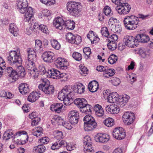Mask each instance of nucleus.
<instances>
[{
  "instance_id": "obj_1",
  "label": "nucleus",
  "mask_w": 153,
  "mask_h": 153,
  "mask_svg": "<svg viewBox=\"0 0 153 153\" xmlns=\"http://www.w3.org/2000/svg\"><path fill=\"white\" fill-rule=\"evenodd\" d=\"M7 60L9 64L15 67L22 65V60L20 50L18 49L16 51H10L7 57Z\"/></svg>"
},
{
  "instance_id": "obj_2",
  "label": "nucleus",
  "mask_w": 153,
  "mask_h": 153,
  "mask_svg": "<svg viewBox=\"0 0 153 153\" xmlns=\"http://www.w3.org/2000/svg\"><path fill=\"white\" fill-rule=\"evenodd\" d=\"M143 34H138L134 37L131 36H124L123 41L125 44L128 47L134 48L137 46L138 43H143Z\"/></svg>"
},
{
  "instance_id": "obj_3",
  "label": "nucleus",
  "mask_w": 153,
  "mask_h": 153,
  "mask_svg": "<svg viewBox=\"0 0 153 153\" xmlns=\"http://www.w3.org/2000/svg\"><path fill=\"white\" fill-rule=\"evenodd\" d=\"M71 88L70 85L66 86L60 91L58 94L59 99L64 101L65 105H69V101L71 99L73 100V93L71 92Z\"/></svg>"
},
{
  "instance_id": "obj_4",
  "label": "nucleus",
  "mask_w": 153,
  "mask_h": 153,
  "mask_svg": "<svg viewBox=\"0 0 153 153\" xmlns=\"http://www.w3.org/2000/svg\"><path fill=\"white\" fill-rule=\"evenodd\" d=\"M53 25L56 28L60 30L64 29L66 27L69 29H74L75 25L74 22L71 21L65 22L63 19L61 17H58L54 20Z\"/></svg>"
},
{
  "instance_id": "obj_5",
  "label": "nucleus",
  "mask_w": 153,
  "mask_h": 153,
  "mask_svg": "<svg viewBox=\"0 0 153 153\" xmlns=\"http://www.w3.org/2000/svg\"><path fill=\"white\" fill-rule=\"evenodd\" d=\"M0 69V72L1 73V76L4 73L6 75L8 76V79L10 83L15 82L18 79V75L17 72L13 70L11 67H7L5 68L4 66Z\"/></svg>"
},
{
  "instance_id": "obj_6",
  "label": "nucleus",
  "mask_w": 153,
  "mask_h": 153,
  "mask_svg": "<svg viewBox=\"0 0 153 153\" xmlns=\"http://www.w3.org/2000/svg\"><path fill=\"white\" fill-rule=\"evenodd\" d=\"M67 8L70 14L73 16H78L81 11L82 6L78 2L72 1L67 4Z\"/></svg>"
},
{
  "instance_id": "obj_7",
  "label": "nucleus",
  "mask_w": 153,
  "mask_h": 153,
  "mask_svg": "<svg viewBox=\"0 0 153 153\" xmlns=\"http://www.w3.org/2000/svg\"><path fill=\"white\" fill-rule=\"evenodd\" d=\"M84 129L85 131H91L95 128L97 126V123L94 118L90 115H86L83 119Z\"/></svg>"
},
{
  "instance_id": "obj_8",
  "label": "nucleus",
  "mask_w": 153,
  "mask_h": 153,
  "mask_svg": "<svg viewBox=\"0 0 153 153\" xmlns=\"http://www.w3.org/2000/svg\"><path fill=\"white\" fill-rule=\"evenodd\" d=\"M28 136L27 132L25 131H21L14 135L13 140L18 145H23L28 140Z\"/></svg>"
},
{
  "instance_id": "obj_9",
  "label": "nucleus",
  "mask_w": 153,
  "mask_h": 153,
  "mask_svg": "<svg viewBox=\"0 0 153 153\" xmlns=\"http://www.w3.org/2000/svg\"><path fill=\"white\" fill-rule=\"evenodd\" d=\"M39 89L43 91L47 95L49 96L53 94L54 91L53 86L49 85L47 82L40 84L38 86Z\"/></svg>"
},
{
  "instance_id": "obj_10",
  "label": "nucleus",
  "mask_w": 153,
  "mask_h": 153,
  "mask_svg": "<svg viewBox=\"0 0 153 153\" xmlns=\"http://www.w3.org/2000/svg\"><path fill=\"white\" fill-rule=\"evenodd\" d=\"M131 9L130 5L127 3H121L115 8L118 13L121 15L128 14Z\"/></svg>"
},
{
  "instance_id": "obj_11",
  "label": "nucleus",
  "mask_w": 153,
  "mask_h": 153,
  "mask_svg": "<svg viewBox=\"0 0 153 153\" xmlns=\"http://www.w3.org/2000/svg\"><path fill=\"white\" fill-rule=\"evenodd\" d=\"M117 21V20L116 19L111 17L109 20L108 25L109 27L113 32L120 33L122 31V28L120 25L115 24V22Z\"/></svg>"
},
{
  "instance_id": "obj_12",
  "label": "nucleus",
  "mask_w": 153,
  "mask_h": 153,
  "mask_svg": "<svg viewBox=\"0 0 153 153\" xmlns=\"http://www.w3.org/2000/svg\"><path fill=\"white\" fill-rule=\"evenodd\" d=\"M122 118L123 122L127 125H129L132 123L135 119L134 113L128 111L125 112L123 115Z\"/></svg>"
},
{
  "instance_id": "obj_13",
  "label": "nucleus",
  "mask_w": 153,
  "mask_h": 153,
  "mask_svg": "<svg viewBox=\"0 0 153 153\" xmlns=\"http://www.w3.org/2000/svg\"><path fill=\"white\" fill-rule=\"evenodd\" d=\"M118 39L117 36L115 34H113L107 37V40L109 42L107 44V46L108 48L112 51L114 50L117 48L116 42Z\"/></svg>"
},
{
  "instance_id": "obj_14",
  "label": "nucleus",
  "mask_w": 153,
  "mask_h": 153,
  "mask_svg": "<svg viewBox=\"0 0 153 153\" xmlns=\"http://www.w3.org/2000/svg\"><path fill=\"white\" fill-rule=\"evenodd\" d=\"M66 36V40L72 44L78 45L82 42L81 36L77 35H74L71 33H67Z\"/></svg>"
},
{
  "instance_id": "obj_15",
  "label": "nucleus",
  "mask_w": 153,
  "mask_h": 153,
  "mask_svg": "<svg viewBox=\"0 0 153 153\" xmlns=\"http://www.w3.org/2000/svg\"><path fill=\"white\" fill-rule=\"evenodd\" d=\"M112 134L114 138L119 140L123 139L126 136L125 132L122 127L115 128L113 131Z\"/></svg>"
},
{
  "instance_id": "obj_16",
  "label": "nucleus",
  "mask_w": 153,
  "mask_h": 153,
  "mask_svg": "<svg viewBox=\"0 0 153 153\" xmlns=\"http://www.w3.org/2000/svg\"><path fill=\"white\" fill-rule=\"evenodd\" d=\"M17 9L19 12L24 14L28 7V3L26 0H17Z\"/></svg>"
},
{
  "instance_id": "obj_17",
  "label": "nucleus",
  "mask_w": 153,
  "mask_h": 153,
  "mask_svg": "<svg viewBox=\"0 0 153 153\" xmlns=\"http://www.w3.org/2000/svg\"><path fill=\"white\" fill-rule=\"evenodd\" d=\"M71 91L73 93V97L75 95V93L81 94L85 91V86L81 83L77 85L71 86Z\"/></svg>"
},
{
  "instance_id": "obj_18",
  "label": "nucleus",
  "mask_w": 153,
  "mask_h": 153,
  "mask_svg": "<svg viewBox=\"0 0 153 153\" xmlns=\"http://www.w3.org/2000/svg\"><path fill=\"white\" fill-rule=\"evenodd\" d=\"M68 117L71 123L75 125L78 122L79 118V113L76 111H71L68 114Z\"/></svg>"
},
{
  "instance_id": "obj_19",
  "label": "nucleus",
  "mask_w": 153,
  "mask_h": 153,
  "mask_svg": "<svg viewBox=\"0 0 153 153\" xmlns=\"http://www.w3.org/2000/svg\"><path fill=\"white\" fill-rule=\"evenodd\" d=\"M96 142L105 143L107 142L110 139V137L106 134H97L94 137Z\"/></svg>"
},
{
  "instance_id": "obj_20",
  "label": "nucleus",
  "mask_w": 153,
  "mask_h": 153,
  "mask_svg": "<svg viewBox=\"0 0 153 153\" xmlns=\"http://www.w3.org/2000/svg\"><path fill=\"white\" fill-rule=\"evenodd\" d=\"M55 64L58 68L65 69L67 68L68 62L64 58L59 57L55 61Z\"/></svg>"
},
{
  "instance_id": "obj_21",
  "label": "nucleus",
  "mask_w": 153,
  "mask_h": 153,
  "mask_svg": "<svg viewBox=\"0 0 153 153\" xmlns=\"http://www.w3.org/2000/svg\"><path fill=\"white\" fill-rule=\"evenodd\" d=\"M105 110L107 112L112 114H117L120 110L119 107L115 104L106 106Z\"/></svg>"
},
{
  "instance_id": "obj_22",
  "label": "nucleus",
  "mask_w": 153,
  "mask_h": 153,
  "mask_svg": "<svg viewBox=\"0 0 153 153\" xmlns=\"http://www.w3.org/2000/svg\"><path fill=\"white\" fill-rule=\"evenodd\" d=\"M129 24L127 28L128 30H133L135 29L137 27V25L138 24L137 19H135V16L134 15L130 16Z\"/></svg>"
},
{
  "instance_id": "obj_23",
  "label": "nucleus",
  "mask_w": 153,
  "mask_h": 153,
  "mask_svg": "<svg viewBox=\"0 0 153 153\" xmlns=\"http://www.w3.org/2000/svg\"><path fill=\"white\" fill-rule=\"evenodd\" d=\"M54 53L51 52H45L42 55V57L44 61L46 62H51L53 61V57Z\"/></svg>"
},
{
  "instance_id": "obj_24",
  "label": "nucleus",
  "mask_w": 153,
  "mask_h": 153,
  "mask_svg": "<svg viewBox=\"0 0 153 153\" xmlns=\"http://www.w3.org/2000/svg\"><path fill=\"white\" fill-rule=\"evenodd\" d=\"M35 62L27 60L25 63L26 68L30 71V73L33 75H34L35 73L36 74V71L37 70V68L34 67Z\"/></svg>"
},
{
  "instance_id": "obj_25",
  "label": "nucleus",
  "mask_w": 153,
  "mask_h": 153,
  "mask_svg": "<svg viewBox=\"0 0 153 153\" xmlns=\"http://www.w3.org/2000/svg\"><path fill=\"white\" fill-rule=\"evenodd\" d=\"M28 61L36 62L37 60L36 54L34 50L31 48L28 49Z\"/></svg>"
},
{
  "instance_id": "obj_26",
  "label": "nucleus",
  "mask_w": 153,
  "mask_h": 153,
  "mask_svg": "<svg viewBox=\"0 0 153 153\" xmlns=\"http://www.w3.org/2000/svg\"><path fill=\"white\" fill-rule=\"evenodd\" d=\"M24 13V20L25 22L29 21L33 15V8L30 7H28Z\"/></svg>"
},
{
  "instance_id": "obj_27",
  "label": "nucleus",
  "mask_w": 153,
  "mask_h": 153,
  "mask_svg": "<svg viewBox=\"0 0 153 153\" xmlns=\"http://www.w3.org/2000/svg\"><path fill=\"white\" fill-rule=\"evenodd\" d=\"M40 94V93L39 91H33L28 96L27 100L31 102H34L39 98Z\"/></svg>"
},
{
  "instance_id": "obj_28",
  "label": "nucleus",
  "mask_w": 153,
  "mask_h": 153,
  "mask_svg": "<svg viewBox=\"0 0 153 153\" xmlns=\"http://www.w3.org/2000/svg\"><path fill=\"white\" fill-rule=\"evenodd\" d=\"M58 74H59V71L53 68L48 70L46 73V75L48 77L54 79H57Z\"/></svg>"
},
{
  "instance_id": "obj_29",
  "label": "nucleus",
  "mask_w": 153,
  "mask_h": 153,
  "mask_svg": "<svg viewBox=\"0 0 153 153\" xmlns=\"http://www.w3.org/2000/svg\"><path fill=\"white\" fill-rule=\"evenodd\" d=\"M99 84L95 80L91 82L88 85V88L91 92H94L97 91L98 89Z\"/></svg>"
},
{
  "instance_id": "obj_30",
  "label": "nucleus",
  "mask_w": 153,
  "mask_h": 153,
  "mask_svg": "<svg viewBox=\"0 0 153 153\" xmlns=\"http://www.w3.org/2000/svg\"><path fill=\"white\" fill-rule=\"evenodd\" d=\"M19 89L20 92L22 94H25L30 91L28 85L25 83L20 84L19 86Z\"/></svg>"
},
{
  "instance_id": "obj_31",
  "label": "nucleus",
  "mask_w": 153,
  "mask_h": 153,
  "mask_svg": "<svg viewBox=\"0 0 153 153\" xmlns=\"http://www.w3.org/2000/svg\"><path fill=\"white\" fill-rule=\"evenodd\" d=\"M63 106V105L62 103H54L51 105L50 109L53 111L59 113L61 111Z\"/></svg>"
},
{
  "instance_id": "obj_32",
  "label": "nucleus",
  "mask_w": 153,
  "mask_h": 153,
  "mask_svg": "<svg viewBox=\"0 0 153 153\" xmlns=\"http://www.w3.org/2000/svg\"><path fill=\"white\" fill-rule=\"evenodd\" d=\"M74 103L80 108L88 104L87 100L84 98H76L74 101Z\"/></svg>"
},
{
  "instance_id": "obj_33",
  "label": "nucleus",
  "mask_w": 153,
  "mask_h": 153,
  "mask_svg": "<svg viewBox=\"0 0 153 153\" xmlns=\"http://www.w3.org/2000/svg\"><path fill=\"white\" fill-rule=\"evenodd\" d=\"M46 71L45 70V67L42 65H39V66L38 68L36 70L35 73L33 75L35 78H36L38 77L39 74L40 75H43L45 74H46Z\"/></svg>"
},
{
  "instance_id": "obj_34",
  "label": "nucleus",
  "mask_w": 153,
  "mask_h": 153,
  "mask_svg": "<svg viewBox=\"0 0 153 153\" xmlns=\"http://www.w3.org/2000/svg\"><path fill=\"white\" fill-rule=\"evenodd\" d=\"M66 142L63 140H59L53 144L51 148L53 150H57L62 146H64Z\"/></svg>"
},
{
  "instance_id": "obj_35",
  "label": "nucleus",
  "mask_w": 153,
  "mask_h": 153,
  "mask_svg": "<svg viewBox=\"0 0 153 153\" xmlns=\"http://www.w3.org/2000/svg\"><path fill=\"white\" fill-rule=\"evenodd\" d=\"M43 130L40 127H37L33 129L32 131V133L33 135L37 137H39L43 134Z\"/></svg>"
},
{
  "instance_id": "obj_36",
  "label": "nucleus",
  "mask_w": 153,
  "mask_h": 153,
  "mask_svg": "<svg viewBox=\"0 0 153 153\" xmlns=\"http://www.w3.org/2000/svg\"><path fill=\"white\" fill-rule=\"evenodd\" d=\"M9 29L10 32L14 36H16L18 35V28L14 24H11L10 25Z\"/></svg>"
},
{
  "instance_id": "obj_37",
  "label": "nucleus",
  "mask_w": 153,
  "mask_h": 153,
  "mask_svg": "<svg viewBox=\"0 0 153 153\" xmlns=\"http://www.w3.org/2000/svg\"><path fill=\"white\" fill-rule=\"evenodd\" d=\"M46 150L45 147L43 145H41L33 148V152L35 153H42Z\"/></svg>"
},
{
  "instance_id": "obj_38",
  "label": "nucleus",
  "mask_w": 153,
  "mask_h": 153,
  "mask_svg": "<svg viewBox=\"0 0 153 153\" xmlns=\"http://www.w3.org/2000/svg\"><path fill=\"white\" fill-rule=\"evenodd\" d=\"M15 68H17V73L18 75V78L19 76L22 77H24L26 74L24 68L21 65H20L19 66L16 67Z\"/></svg>"
},
{
  "instance_id": "obj_39",
  "label": "nucleus",
  "mask_w": 153,
  "mask_h": 153,
  "mask_svg": "<svg viewBox=\"0 0 153 153\" xmlns=\"http://www.w3.org/2000/svg\"><path fill=\"white\" fill-rule=\"evenodd\" d=\"M115 71L114 69H108L107 67L104 72L103 75L106 77L108 78L110 76H112L114 74Z\"/></svg>"
},
{
  "instance_id": "obj_40",
  "label": "nucleus",
  "mask_w": 153,
  "mask_h": 153,
  "mask_svg": "<svg viewBox=\"0 0 153 153\" xmlns=\"http://www.w3.org/2000/svg\"><path fill=\"white\" fill-rule=\"evenodd\" d=\"M14 136L12 130H7L5 131L3 137L5 140H8Z\"/></svg>"
},
{
  "instance_id": "obj_41",
  "label": "nucleus",
  "mask_w": 153,
  "mask_h": 153,
  "mask_svg": "<svg viewBox=\"0 0 153 153\" xmlns=\"http://www.w3.org/2000/svg\"><path fill=\"white\" fill-rule=\"evenodd\" d=\"M80 108L81 109L80 110L81 112L87 114L91 112L92 107L90 105L87 104L86 105L83 106Z\"/></svg>"
},
{
  "instance_id": "obj_42",
  "label": "nucleus",
  "mask_w": 153,
  "mask_h": 153,
  "mask_svg": "<svg viewBox=\"0 0 153 153\" xmlns=\"http://www.w3.org/2000/svg\"><path fill=\"white\" fill-rule=\"evenodd\" d=\"M104 124L108 127H111L114 124V120L111 118L108 117L103 121Z\"/></svg>"
},
{
  "instance_id": "obj_43",
  "label": "nucleus",
  "mask_w": 153,
  "mask_h": 153,
  "mask_svg": "<svg viewBox=\"0 0 153 153\" xmlns=\"http://www.w3.org/2000/svg\"><path fill=\"white\" fill-rule=\"evenodd\" d=\"M84 151L86 153H93L94 152L93 147L92 144L84 146Z\"/></svg>"
},
{
  "instance_id": "obj_44",
  "label": "nucleus",
  "mask_w": 153,
  "mask_h": 153,
  "mask_svg": "<svg viewBox=\"0 0 153 153\" xmlns=\"http://www.w3.org/2000/svg\"><path fill=\"white\" fill-rule=\"evenodd\" d=\"M52 46L55 49L59 50L61 48L60 43L56 39H52L51 41Z\"/></svg>"
},
{
  "instance_id": "obj_45",
  "label": "nucleus",
  "mask_w": 153,
  "mask_h": 153,
  "mask_svg": "<svg viewBox=\"0 0 153 153\" xmlns=\"http://www.w3.org/2000/svg\"><path fill=\"white\" fill-rule=\"evenodd\" d=\"M103 13L106 16H112L113 13L110 7L108 6H106L105 7Z\"/></svg>"
},
{
  "instance_id": "obj_46",
  "label": "nucleus",
  "mask_w": 153,
  "mask_h": 153,
  "mask_svg": "<svg viewBox=\"0 0 153 153\" xmlns=\"http://www.w3.org/2000/svg\"><path fill=\"white\" fill-rule=\"evenodd\" d=\"M108 102L110 103H114L118 100L117 97L115 96L113 93L110 94L107 97Z\"/></svg>"
},
{
  "instance_id": "obj_47",
  "label": "nucleus",
  "mask_w": 153,
  "mask_h": 153,
  "mask_svg": "<svg viewBox=\"0 0 153 153\" xmlns=\"http://www.w3.org/2000/svg\"><path fill=\"white\" fill-rule=\"evenodd\" d=\"M117 59V57L116 55L112 54L108 58V61L110 64H113L116 62Z\"/></svg>"
},
{
  "instance_id": "obj_48",
  "label": "nucleus",
  "mask_w": 153,
  "mask_h": 153,
  "mask_svg": "<svg viewBox=\"0 0 153 153\" xmlns=\"http://www.w3.org/2000/svg\"><path fill=\"white\" fill-rule=\"evenodd\" d=\"M42 46V42L39 40H36L35 41V45L34 48V50L38 51L41 49Z\"/></svg>"
},
{
  "instance_id": "obj_49",
  "label": "nucleus",
  "mask_w": 153,
  "mask_h": 153,
  "mask_svg": "<svg viewBox=\"0 0 153 153\" xmlns=\"http://www.w3.org/2000/svg\"><path fill=\"white\" fill-rule=\"evenodd\" d=\"M72 57L75 60L78 61L81 60L82 59L81 54L76 52H74L73 53Z\"/></svg>"
},
{
  "instance_id": "obj_50",
  "label": "nucleus",
  "mask_w": 153,
  "mask_h": 153,
  "mask_svg": "<svg viewBox=\"0 0 153 153\" xmlns=\"http://www.w3.org/2000/svg\"><path fill=\"white\" fill-rule=\"evenodd\" d=\"M130 98V97L129 96L126 94H124L123 96L121 99H120V102L124 104V105L128 101Z\"/></svg>"
},
{
  "instance_id": "obj_51",
  "label": "nucleus",
  "mask_w": 153,
  "mask_h": 153,
  "mask_svg": "<svg viewBox=\"0 0 153 153\" xmlns=\"http://www.w3.org/2000/svg\"><path fill=\"white\" fill-rule=\"evenodd\" d=\"M38 27L39 30L43 33L46 34L48 33L49 30L46 25L41 24L39 25Z\"/></svg>"
},
{
  "instance_id": "obj_52",
  "label": "nucleus",
  "mask_w": 153,
  "mask_h": 153,
  "mask_svg": "<svg viewBox=\"0 0 153 153\" xmlns=\"http://www.w3.org/2000/svg\"><path fill=\"white\" fill-rule=\"evenodd\" d=\"M83 143L84 146L88 144L91 145L92 142L91 138L89 136H85L83 140Z\"/></svg>"
},
{
  "instance_id": "obj_53",
  "label": "nucleus",
  "mask_w": 153,
  "mask_h": 153,
  "mask_svg": "<svg viewBox=\"0 0 153 153\" xmlns=\"http://www.w3.org/2000/svg\"><path fill=\"white\" fill-rule=\"evenodd\" d=\"M101 33L102 36L106 37H108L109 35L108 29L106 27H103L102 28Z\"/></svg>"
},
{
  "instance_id": "obj_54",
  "label": "nucleus",
  "mask_w": 153,
  "mask_h": 153,
  "mask_svg": "<svg viewBox=\"0 0 153 153\" xmlns=\"http://www.w3.org/2000/svg\"><path fill=\"white\" fill-rule=\"evenodd\" d=\"M148 123H147L146 124H145V127L146 128L145 129L146 130V131L145 132L147 136H149L150 135H151L153 132V122L152 123L151 126V128H150V129L148 131H147V128H148Z\"/></svg>"
},
{
  "instance_id": "obj_55",
  "label": "nucleus",
  "mask_w": 153,
  "mask_h": 153,
  "mask_svg": "<svg viewBox=\"0 0 153 153\" xmlns=\"http://www.w3.org/2000/svg\"><path fill=\"white\" fill-rule=\"evenodd\" d=\"M40 1L42 3L48 5L53 4L55 2V0H40Z\"/></svg>"
},
{
  "instance_id": "obj_56",
  "label": "nucleus",
  "mask_w": 153,
  "mask_h": 153,
  "mask_svg": "<svg viewBox=\"0 0 153 153\" xmlns=\"http://www.w3.org/2000/svg\"><path fill=\"white\" fill-rule=\"evenodd\" d=\"M129 18L130 16H126L124 18L123 20V23L124 26L127 29L128 26V24H129L130 22Z\"/></svg>"
},
{
  "instance_id": "obj_57",
  "label": "nucleus",
  "mask_w": 153,
  "mask_h": 153,
  "mask_svg": "<svg viewBox=\"0 0 153 153\" xmlns=\"http://www.w3.org/2000/svg\"><path fill=\"white\" fill-rule=\"evenodd\" d=\"M83 52L88 58L90 57L91 53V49L89 47H86L84 48Z\"/></svg>"
},
{
  "instance_id": "obj_58",
  "label": "nucleus",
  "mask_w": 153,
  "mask_h": 153,
  "mask_svg": "<svg viewBox=\"0 0 153 153\" xmlns=\"http://www.w3.org/2000/svg\"><path fill=\"white\" fill-rule=\"evenodd\" d=\"M54 133L56 135V138L57 139H62L63 137V134L61 131L58 130L55 131Z\"/></svg>"
},
{
  "instance_id": "obj_59",
  "label": "nucleus",
  "mask_w": 153,
  "mask_h": 153,
  "mask_svg": "<svg viewBox=\"0 0 153 153\" xmlns=\"http://www.w3.org/2000/svg\"><path fill=\"white\" fill-rule=\"evenodd\" d=\"M56 122L59 125L63 126L65 122L60 117H58L56 118Z\"/></svg>"
},
{
  "instance_id": "obj_60",
  "label": "nucleus",
  "mask_w": 153,
  "mask_h": 153,
  "mask_svg": "<svg viewBox=\"0 0 153 153\" xmlns=\"http://www.w3.org/2000/svg\"><path fill=\"white\" fill-rule=\"evenodd\" d=\"M72 124H73V123H71V122L70 121L69 122H65L63 126L66 128L70 130L72 128V127L71 125Z\"/></svg>"
},
{
  "instance_id": "obj_61",
  "label": "nucleus",
  "mask_w": 153,
  "mask_h": 153,
  "mask_svg": "<svg viewBox=\"0 0 153 153\" xmlns=\"http://www.w3.org/2000/svg\"><path fill=\"white\" fill-rule=\"evenodd\" d=\"M66 147L67 150L69 151L74 150L75 148L73 144H72V143H67Z\"/></svg>"
},
{
  "instance_id": "obj_62",
  "label": "nucleus",
  "mask_w": 153,
  "mask_h": 153,
  "mask_svg": "<svg viewBox=\"0 0 153 153\" xmlns=\"http://www.w3.org/2000/svg\"><path fill=\"white\" fill-rule=\"evenodd\" d=\"M49 140V138L47 137H45L40 139V143H41L42 144H47L48 143Z\"/></svg>"
},
{
  "instance_id": "obj_63",
  "label": "nucleus",
  "mask_w": 153,
  "mask_h": 153,
  "mask_svg": "<svg viewBox=\"0 0 153 153\" xmlns=\"http://www.w3.org/2000/svg\"><path fill=\"white\" fill-rule=\"evenodd\" d=\"M40 119L39 117H35L34 119L32 121L31 123V125L34 126L37 125L39 122L40 121Z\"/></svg>"
},
{
  "instance_id": "obj_64",
  "label": "nucleus",
  "mask_w": 153,
  "mask_h": 153,
  "mask_svg": "<svg viewBox=\"0 0 153 153\" xmlns=\"http://www.w3.org/2000/svg\"><path fill=\"white\" fill-rule=\"evenodd\" d=\"M135 19H137V23H138L143 20V15L141 14H138L137 17H135Z\"/></svg>"
}]
</instances>
